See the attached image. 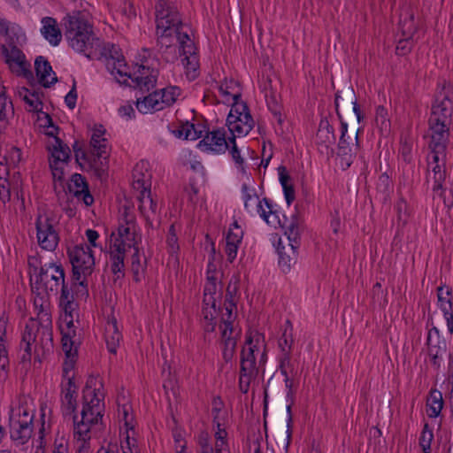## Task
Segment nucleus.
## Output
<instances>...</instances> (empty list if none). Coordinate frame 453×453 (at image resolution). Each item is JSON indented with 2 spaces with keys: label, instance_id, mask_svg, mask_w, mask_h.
I'll return each instance as SVG.
<instances>
[{
  "label": "nucleus",
  "instance_id": "bf43d9fd",
  "mask_svg": "<svg viewBox=\"0 0 453 453\" xmlns=\"http://www.w3.org/2000/svg\"><path fill=\"white\" fill-rule=\"evenodd\" d=\"M375 121L382 133H388L390 130V120L388 119V110L383 106H378L376 109Z\"/></svg>",
  "mask_w": 453,
  "mask_h": 453
},
{
  "label": "nucleus",
  "instance_id": "0e129e2a",
  "mask_svg": "<svg viewBox=\"0 0 453 453\" xmlns=\"http://www.w3.org/2000/svg\"><path fill=\"white\" fill-rule=\"evenodd\" d=\"M279 265L282 267L283 271L289 270L292 262L296 259V253L293 255L290 247L286 250L285 247H278Z\"/></svg>",
  "mask_w": 453,
  "mask_h": 453
},
{
  "label": "nucleus",
  "instance_id": "4c0bfd02",
  "mask_svg": "<svg viewBox=\"0 0 453 453\" xmlns=\"http://www.w3.org/2000/svg\"><path fill=\"white\" fill-rule=\"evenodd\" d=\"M104 337L109 351L116 353L117 348L122 339V334L119 330L117 320L114 318L108 319L105 325Z\"/></svg>",
  "mask_w": 453,
  "mask_h": 453
},
{
  "label": "nucleus",
  "instance_id": "20e7f679",
  "mask_svg": "<svg viewBox=\"0 0 453 453\" xmlns=\"http://www.w3.org/2000/svg\"><path fill=\"white\" fill-rule=\"evenodd\" d=\"M156 33L160 48H171L174 41L179 42L181 32L189 35L190 28L180 19L176 7L170 2L159 0L156 4Z\"/></svg>",
  "mask_w": 453,
  "mask_h": 453
},
{
  "label": "nucleus",
  "instance_id": "58836bf2",
  "mask_svg": "<svg viewBox=\"0 0 453 453\" xmlns=\"http://www.w3.org/2000/svg\"><path fill=\"white\" fill-rule=\"evenodd\" d=\"M137 110L143 114L163 110V103L159 99V94L155 91L142 99H137L136 101Z\"/></svg>",
  "mask_w": 453,
  "mask_h": 453
},
{
  "label": "nucleus",
  "instance_id": "338daca9",
  "mask_svg": "<svg viewBox=\"0 0 453 453\" xmlns=\"http://www.w3.org/2000/svg\"><path fill=\"white\" fill-rule=\"evenodd\" d=\"M166 245L168 252L171 255H174L179 250V243H178V237L176 234L174 225H171L167 237H166Z\"/></svg>",
  "mask_w": 453,
  "mask_h": 453
},
{
  "label": "nucleus",
  "instance_id": "ddd939ff",
  "mask_svg": "<svg viewBox=\"0 0 453 453\" xmlns=\"http://www.w3.org/2000/svg\"><path fill=\"white\" fill-rule=\"evenodd\" d=\"M35 229L39 247L46 251H54L60 240L58 222L47 214H39L35 220Z\"/></svg>",
  "mask_w": 453,
  "mask_h": 453
},
{
  "label": "nucleus",
  "instance_id": "f8f14e48",
  "mask_svg": "<svg viewBox=\"0 0 453 453\" xmlns=\"http://www.w3.org/2000/svg\"><path fill=\"white\" fill-rule=\"evenodd\" d=\"M416 13L417 9L411 5H405L402 8L399 21L402 37L396 46V53L399 55L408 53L413 45V38L418 25V21L415 18Z\"/></svg>",
  "mask_w": 453,
  "mask_h": 453
},
{
  "label": "nucleus",
  "instance_id": "603ef678",
  "mask_svg": "<svg viewBox=\"0 0 453 453\" xmlns=\"http://www.w3.org/2000/svg\"><path fill=\"white\" fill-rule=\"evenodd\" d=\"M159 99L163 103V108L173 105L180 96L181 90L179 87L170 86L161 90H157Z\"/></svg>",
  "mask_w": 453,
  "mask_h": 453
},
{
  "label": "nucleus",
  "instance_id": "4d7b16f0",
  "mask_svg": "<svg viewBox=\"0 0 453 453\" xmlns=\"http://www.w3.org/2000/svg\"><path fill=\"white\" fill-rule=\"evenodd\" d=\"M12 114V104L6 96L5 87L0 84V120L7 119Z\"/></svg>",
  "mask_w": 453,
  "mask_h": 453
},
{
  "label": "nucleus",
  "instance_id": "393cba45",
  "mask_svg": "<svg viewBox=\"0 0 453 453\" xmlns=\"http://www.w3.org/2000/svg\"><path fill=\"white\" fill-rule=\"evenodd\" d=\"M230 146V137L226 140V134L221 130L209 132L199 142V147L204 151L223 153Z\"/></svg>",
  "mask_w": 453,
  "mask_h": 453
},
{
  "label": "nucleus",
  "instance_id": "bb28decb",
  "mask_svg": "<svg viewBox=\"0 0 453 453\" xmlns=\"http://www.w3.org/2000/svg\"><path fill=\"white\" fill-rule=\"evenodd\" d=\"M132 179V186L136 194L150 190L151 173L149 170V163L138 162L133 169Z\"/></svg>",
  "mask_w": 453,
  "mask_h": 453
},
{
  "label": "nucleus",
  "instance_id": "49530a36",
  "mask_svg": "<svg viewBox=\"0 0 453 453\" xmlns=\"http://www.w3.org/2000/svg\"><path fill=\"white\" fill-rule=\"evenodd\" d=\"M131 256V272L133 279L136 282H140L145 276L146 260L142 259L139 249L132 250Z\"/></svg>",
  "mask_w": 453,
  "mask_h": 453
},
{
  "label": "nucleus",
  "instance_id": "8fccbe9b",
  "mask_svg": "<svg viewBox=\"0 0 453 453\" xmlns=\"http://www.w3.org/2000/svg\"><path fill=\"white\" fill-rule=\"evenodd\" d=\"M173 133L178 138L195 141L201 136L202 131L198 130L194 124L186 122L174 129Z\"/></svg>",
  "mask_w": 453,
  "mask_h": 453
},
{
  "label": "nucleus",
  "instance_id": "f03ea898",
  "mask_svg": "<svg viewBox=\"0 0 453 453\" xmlns=\"http://www.w3.org/2000/svg\"><path fill=\"white\" fill-rule=\"evenodd\" d=\"M104 395L103 379L90 376L83 389L81 418L77 415L73 417V435L80 443L78 453H87L88 441L101 429Z\"/></svg>",
  "mask_w": 453,
  "mask_h": 453
},
{
  "label": "nucleus",
  "instance_id": "0eeeda50",
  "mask_svg": "<svg viewBox=\"0 0 453 453\" xmlns=\"http://www.w3.org/2000/svg\"><path fill=\"white\" fill-rule=\"evenodd\" d=\"M67 254L73 266L76 295L87 296V278L92 274L95 268V257L91 248L87 244L74 245L68 248Z\"/></svg>",
  "mask_w": 453,
  "mask_h": 453
},
{
  "label": "nucleus",
  "instance_id": "13d9d810",
  "mask_svg": "<svg viewBox=\"0 0 453 453\" xmlns=\"http://www.w3.org/2000/svg\"><path fill=\"white\" fill-rule=\"evenodd\" d=\"M227 150H229V153L231 154V157H232L233 160L234 161L237 169L242 174H246V169L244 166V159L241 156V152L236 145L234 136L230 137V146L228 147Z\"/></svg>",
  "mask_w": 453,
  "mask_h": 453
},
{
  "label": "nucleus",
  "instance_id": "3c124183",
  "mask_svg": "<svg viewBox=\"0 0 453 453\" xmlns=\"http://www.w3.org/2000/svg\"><path fill=\"white\" fill-rule=\"evenodd\" d=\"M59 306L63 310V314L61 315V326L64 325L66 327H73V318L74 315H77L76 308L77 304L74 303V300L59 302Z\"/></svg>",
  "mask_w": 453,
  "mask_h": 453
},
{
  "label": "nucleus",
  "instance_id": "4be33fe9",
  "mask_svg": "<svg viewBox=\"0 0 453 453\" xmlns=\"http://www.w3.org/2000/svg\"><path fill=\"white\" fill-rule=\"evenodd\" d=\"M158 72L155 68H150L149 65L142 63L136 65L134 72H130V76H127V81L130 79L136 87L142 91H149L153 88L157 82Z\"/></svg>",
  "mask_w": 453,
  "mask_h": 453
},
{
  "label": "nucleus",
  "instance_id": "e2e57ef3",
  "mask_svg": "<svg viewBox=\"0 0 453 453\" xmlns=\"http://www.w3.org/2000/svg\"><path fill=\"white\" fill-rule=\"evenodd\" d=\"M257 369L251 368L250 371H245L243 366L241 365L239 387L242 393H247L252 379L257 375Z\"/></svg>",
  "mask_w": 453,
  "mask_h": 453
},
{
  "label": "nucleus",
  "instance_id": "dca6fc26",
  "mask_svg": "<svg viewBox=\"0 0 453 453\" xmlns=\"http://www.w3.org/2000/svg\"><path fill=\"white\" fill-rule=\"evenodd\" d=\"M449 143L428 142L430 156L428 161L429 175L433 173L434 191H439L446 179L447 148Z\"/></svg>",
  "mask_w": 453,
  "mask_h": 453
},
{
  "label": "nucleus",
  "instance_id": "39448f33",
  "mask_svg": "<svg viewBox=\"0 0 453 453\" xmlns=\"http://www.w3.org/2000/svg\"><path fill=\"white\" fill-rule=\"evenodd\" d=\"M220 277L221 273L217 270L216 265L212 262H209L202 304L203 326L204 331L207 333L214 332L217 324V303L220 301L222 296Z\"/></svg>",
  "mask_w": 453,
  "mask_h": 453
},
{
  "label": "nucleus",
  "instance_id": "69168bd1",
  "mask_svg": "<svg viewBox=\"0 0 453 453\" xmlns=\"http://www.w3.org/2000/svg\"><path fill=\"white\" fill-rule=\"evenodd\" d=\"M434 440L433 430L428 427V425H425L422 430L419 445L422 449L423 453H431V442Z\"/></svg>",
  "mask_w": 453,
  "mask_h": 453
},
{
  "label": "nucleus",
  "instance_id": "f704fd0d",
  "mask_svg": "<svg viewBox=\"0 0 453 453\" xmlns=\"http://www.w3.org/2000/svg\"><path fill=\"white\" fill-rule=\"evenodd\" d=\"M106 68L119 83L127 82V76H130V71L123 57L115 58L111 56L107 58Z\"/></svg>",
  "mask_w": 453,
  "mask_h": 453
},
{
  "label": "nucleus",
  "instance_id": "052dcab7",
  "mask_svg": "<svg viewBox=\"0 0 453 453\" xmlns=\"http://www.w3.org/2000/svg\"><path fill=\"white\" fill-rule=\"evenodd\" d=\"M257 369L251 368L250 371H245L243 366L241 365L239 387L242 393H247L252 379L257 375Z\"/></svg>",
  "mask_w": 453,
  "mask_h": 453
},
{
  "label": "nucleus",
  "instance_id": "c85d7f7f",
  "mask_svg": "<svg viewBox=\"0 0 453 453\" xmlns=\"http://www.w3.org/2000/svg\"><path fill=\"white\" fill-rule=\"evenodd\" d=\"M243 237V231L237 222H234L228 228L226 236L225 252L229 262H233L236 256Z\"/></svg>",
  "mask_w": 453,
  "mask_h": 453
},
{
  "label": "nucleus",
  "instance_id": "473e14b6",
  "mask_svg": "<svg viewBox=\"0 0 453 453\" xmlns=\"http://www.w3.org/2000/svg\"><path fill=\"white\" fill-rule=\"evenodd\" d=\"M0 35L12 43H19L25 41L26 35L19 25L7 20L0 14Z\"/></svg>",
  "mask_w": 453,
  "mask_h": 453
},
{
  "label": "nucleus",
  "instance_id": "412c9836",
  "mask_svg": "<svg viewBox=\"0 0 453 453\" xmlns=\"http://www.w3.org/2000/svg\"><path fill=\"white\" fill-rule=\"evenodd\" d=\"M226 429H219L214 434V448L211 445L207 432L201 431L196 436L197 453H230Z\"/></svg>",
  "mask_w": 453,
  "mask_h": 453
},
{
  "label": "nucleus",
  "instance_id": "a211bd4d",
  "mask_svg": "<svg viewBox=\"0 0 453 453\" xmlns=\"http://www.w3.org/2000/svg\"><path fill=\"white\" fill-rule=\"evenodd\" d=\"M15 43L3 44L1 46V53L4 58L12 73L18 76L31 77V65L27 60L25 54L16 46Z\"/></svg>",
  "mask_w": 453,
  "mask_h": 453
},
{
  "label": "nucleus",
  "instance_id": "1a4fd4ad",
  "mask_svg": "<svg viewBox=\"0 0 453 453\" xmlns=\"http://www.w3.org/2000/svg\"><path fill=\"white\" fill-rule=\"evenodd\" d=\"M6 164L0 162V201L5 204L10 201L12 195L17 199L23 200L22 180L20 175L17 172H13L12 178L10 177V167H15L21 160V151L16 147L11 150L4 156Z\"/></svg>",
  "mask_w": 453,
  "mask_h": 453
},
{
  "label": "nucleus",
  "instance_id": "6ab92c4d",
  "mask_svg": "<svg viewBox=\"0 0 453 453\" xmlns=\"http://www.w3.org/2000/svg\"><path fill=\"white\" fill-rule=\"evenodd\" d=\"M179 47L182 58V65L188 80H195L199 74V59L196 47L189 35L181 32L179 37Z\"/></svg>",
  "mask_w": 453,
  "mask_h": 453
},
{
  "label": "nucleus",
  "instance_id": "aec40b11",
  "mask_svg": "<svg viewBox=\"0 0 453 453\" xmlns=\"http://www.w3.org/2000/svg\"><path fill=\"white\" fill-rule=\"evenodd\" d=\"M453 115L431 112L428 119V142L449 143Z\"/></svg>",
  "mask_w": 453,
  "mask_h": 453
},
{
  "label": "nucleus",
  "instance_id": "72a5a7b5",
  "mask_svg": "<svg viewBox=\"0 0 453 453\" xmlns=\"http://www.w3.org/2000/svg\"><path fill=\"white\" fill-rule=\"evenodd\" d=\"M35 69L39 82L43 87H50L57 81L56 73L53 72L50 64L47 59L40 56L35 61Z\"/></svg>",
  "mask_w": 453,
  "mask_h": 453
},
{
  "label": "nucleus",
  "instance_id": "4468645a",
  "mask_svg": "<svg viewBox=\"0 0 453 453\" xmlns=\"http://www.w3.org/2000/svg\"><path fill=\"white\" fill-rule=\"evenodd\" d=\"M255 121L245 103L233 104L226 118V126L233 136L247 135L254 127Z\"/></svg>",
  "mask_w": 453,
  "mask_h": 453
},
{
  "label": "nucleus",
  "instance_id": "f3484780",
  "mask_svg": "<svg viewBox=\"0 0 453 453\" xmlns=\"http://www.w3.org/2000/svg\"><path fill=\"white\" fill-rule=\"evenodd\" d=\"M341 96L337 93L335 95V109L336 113L341 119V136L338 143V157L340 161V165L342 169L349 168L353 163V159L358 149V132L353 141L350 136H347L348 133V124L342 119V116L339 112V101Z\"/></svg>",
  "mask_w": 453,
  "mask_h": 453
},
{
  "label": "nucleus",
  "instance_id": "c756f323",
  "mask_svg": "<svg viewBox=\"0 0 453 453\" xmlns=\"http://www.w3.org/2000/svg\"><path fill=\"white\" fill-rule=\"evenodd\" d=\"M241 96L242 88L240 84L233 79H226L219 86V96L223 104L232 105L235 103H243L240 101Z\"/></svg>",
  "mask_w": 453,
  "mask_h": 453
},
{
  "label": "nucleus",
  "instance_id": "774afa93",
  "mask_svg": "<svg viewBox=\"0 0 453 453\" xmlns=\"http://www.w3.org/2000/svg\"><path fill=\"white\" fill-rule=\"evenodd\" d=\"M291 351H282V357L280 360V371L281 373L286 377V380H288V374H292L294 372V366L291 363Z\"/></svg>",
  "mask_w": 453,
  "mask_h": 453
},
{
  "label": "nucleus",
  "instance_id": "c03bdc74",
  "mask_svg": "<svg viewBox=\"0 0 453 453\" xmlns=\"http://www.w3.org/2000/svg\"><path fill=\"white\" fill-rule=\"evenodd\" d=\"M17 96L26 103L27 111L37 112L42 110V102L37 93L21 88L18 89Z\"/></svg>",
  "mask_w": 453,
  "mask_h": 453
},
{
  "label": "nucleus",
  "instance_id": "423d86ee",
  "mask_svg": "<svg viewBox=\"0 0 453 453\" xmlns=\"http://www.w3.org/2000/svg\"><path fill=\"white\" fill-rule=\"evenodd\" d=\"M35 406L32 400L23 397L12 408L9 416V433L16 446H23L32 437Z\"/></svg>",
  "mask_w": 453,
  "mask_h": 453
},
{
  "label": "nucleus",
  "instance_id": "b1692460",
  "mask_svg": "<svg viewBox=\"0 0 453 453\" xmlns=\"http://www.w3.org/2000/svg\"><path fill=\"white\" fill-rule=\"evenodd\" d=\"M219 329L223 344V358L226 362H228L233 358L235 352L240 329L230 324H220Z\"/></svg>",
  "mask_w": 453,
  "mask_h": 453
},
{
  "label": "nucleus",
  "instance_id": "5fc2aeb1",
  "mask_svg": "<svg viewBox=\"0 0 453 453\" xmlns=\"http://www.w3.org/2000/svg\"><path fill=\"white\" fill-rule=\"evenodd\" d=\"M286 234L288 240V246L292 254H295V250L299 246L300 237V226L297 221H292L286 230Z\"/></svg>",
  "mask_w": 453,
  "mask_h": 453
},
{
  "label": "nucleus",
  "instance_id": "5701e85b",
  "mask_svg": "<svg viewBox=\"0 0 453 453\" xmlns=\"http://www.w3.org/2000/svg\"><path fill=\"white\" fill-rule=\"evenodd\" d=\"M426 344L430 361L438 369L441 366L443 354L446 351V343L441 339L439 330L436 327H433L428 331Z\"/></svg>",
  "mask_w": 453,
  "mask_h": 453
},
{
  "label": "nucleus",
  "instance_id": "6e6552de",
  "mask_svg": "<svg viewBox=\"0 0 453 453\" xmlns=\"http://www.w3.org/2000/svg\"><path fill=\"white\" fill-rule=\"evenodd\" d=\"M104 133L105 129L102 126L94 128L90 138L89 153L77 148V143L74 145L77 162L98 173L105 170L109 155V143Z\"/></svg>",
  "mask_w": 453,
  "mask_h": 453
},
{
  "label": "nucleus",
  "instance_id": "680f3d73",
  "mask_svg": "<svg viewBox=\"0 0 453 453\" xmlns=\"http://www.w3.org/2000/svg\"><path fill=\"white\" fill-rule=\"evenodd\" d=\"M257 369L251 368L250 371H245L243 366L241 365L239 387L242 393H247L252 379L257 375Z\"/></svg>",
  "mask_w": 453,
  "mask_h": 453
},
{
  "label": "nucleus",
  "instance_id": "c9c22d12",
  "mask_svg": "<svg viewBox=\"0 0 453 453\" xmlns=\"http://www.w3.org/2000/svg\"><path fill=\"white\" fill-rule=\"evenodd\" d=\"M139 211L147 221L153 220L157 211V202L153 199L150 190L136 194Z\"/></svg>",
  "mask_w": 453,
  "mask_h": 453
},
{
  "label": "nucleus",
  "instance_id": "de8ad7c7",
  "mask_svg": "<svg viewBox=\"0 0 453 453\" xmlns=\"http://www.w3.org/2000/svg\"><path fill=\"white\" fill-rule=\"evenodd\" d=\"M61 326L62 331V349L66 357H76L77 348L75 346V341L73 339L75 337V332L72 327H66L65 329Z\"/></svg>",
  "mask_w": 453,
  "mask_h": 453
},
{
  "label": "nucleus",
  "instance_id": "ea45409f",
  "mask_svg": "<svg viewBox=\"0 0 453 453\" xmlns=\"http://www.w3.org/2000/svg\"><path fill=\"white\" fill-rule=\"evenodd\" d=\"M119 436L122 453H140L135 429L123 431V427H121Z\"/></svg>",
  "mask_w": 453,
  "mask_h": 453
},
{
  "label": "nucleus",
  "instance_id": "a18cd8bd",
  "mask_svg": "<svg viewBox=\"0 0 453 453\" xmlns=\"http://www.w3.org/2000/svg\"><path fill=\"white\" fill-rule=\"evenodd\" d=\"M279 180L282 186L284 196L288 205H290L296 198L295 189L291 181V178L287 172L285 166H280L278 168Z\"/></svg>",
  "mask_w": 453,
  "mask_h": 453
},
{
  "label": "nucleus",
  "instance_id": "9d476101",
  "mask_svg": "<svg viewBox=\"0 0 453 453\" xmlns=\"http://www.w3.org/2000/svg\"><path fill=\"white\" fill-rule=\"evenodd\" d=\"M69 45L78 52H85L92 46V27L81 12L67 14L64 19Z\"/></svg>",
  "mask_w": 453,
  "mask_h": 453
},
{
  "label": "nucleus",
  "instance_id": "cd10ccee",
  "mask_svg": "<svg viewBox=\"0 0 453 453\" xmlns=\"http://www.w3.org/2000/svg\"><path fill=\"white\" fill-rule=\"evenodd\" d=\"M68 190L78 200H81L86 206L91 205L94 202V198L88 190V183L81 174L74 173L72 175L68 182Z\"/></svg>",
  "mask_w": 453,
  "mask_h": 453
},
{
  "label": "nucleus",
  "instance_id": "9b49d317",
  "mask_svg": "<svg viewBox=\"0 0 453 453\" xmlns=\"http://www.w3.org/2000/svg\"><path fill=\"white\" fill-rule=\"evenodd\" d=\"M242 198L247 211H257L259 216L270 226L277 227L280 225L277 210L267 198L259 200L254 187L247 183L242 186Z\"/></svg>",
  "mask_w": 453,
  "mask_h": 453
},
{
  "label": "nucleus",
  "instance_id": "a878e982",
  "mask_svg": "<svg viewBox=\"0 0 453 453\" xmlns=\"http://www.w3.org/2000/svg\"><path fill=\"white\" fill-rule=\"evenodd\" d=\"M78 384L75 380L61 383V409L64 415L73 414L77 408Z\"/></svg>",
  "mask_w": 453,
  "mask_h": 453
},
{
  "label": "nucleus",
  "instance_id": "7ed1b4c3",
  "mask_svg": "<svg viewBox=\"0 0 453 453\" xmlns=\"http://www.w3.org/2000/svg\"><path fill=\"white\" fill-rule=\"evenodd\" d=\"M112 244L110 246L111 271L115 279H121L125 275V257L128 252L139 249L142 242L140 229L136 224L135 216L124 209L119 221V226Z\"/></svg>",
  "mask_w": 453,
  "mask_h": 453
},
{
  "label": "nucleus",
  "instance_id": "a19ab883",
  "mask_svg": "<svg viewBox=\"0 0 453 453\" xmlns=\"http://www.w3.org/2000/svg\"><path fill=\"white\" fill-rule=\"evenodd\" d=\"M118 417L120 422V427H123V431L135 429L136 421L132 411L131 404L125 401L120 403L119 402Z\"/></svg>",
  "mask_w": 453,
  "mask_h": 453
},
{
  "label": "nucleus",
  "instance_id": "6e6d98bb",
  "mask_svg": "<svg viewBox=\"0 0 453 453\" xmlns=\"http://www.w3.org/2000/svg\"><path fill=\"white\" fill-rule=\"evenodd\" d=\"M224 403L220 397H214L212 400V415L213 421L217 425V430L225 429L221 427L222 422L225 420L226 412L223 410Z\"/></svg>",
  "mask_w": 453,
  "mask_h": 453
},
{
  "label": "nucleus",
  "instance_id": "e433bc0d",
  "mask_svg": "<svg viewBox=\"0 0 453 453\" xmlns=\"http://www.w3.org/2000/svg\"><path fill=\"white\" fill-rule=\"evenodd\" d=\"M50 164L67 165L70 157V149L63 142L54 136L53 142L50 146Z\"/></svg>",
  "mask_w": 453,
  "mask_h": 453
},
{
  "label": "nucleus",
  "instance_id": "09e8293b",
  "mask_svg": "<svg viewBox=\"0 0 453 453\" xmlns=\"http://www.w3.org/2000/svg\"><path fill=\"white\" fill-rule=\"evenodd\" d=\"M431 112L453 115V102L444 93H439L432 104Z\"/></svg>",
  "mask_w": 453,
  "mask_h": 453
},
{
  "label": "nucleus",
  "instance_id": "2f4dec72",
  "mask_svg": "<svg viewBox=\"0 0 453 453\" xmlns=\"http://www.w3.org/2000/svg\"><path fill=\"white\" fill-rule=\"evenodd\" d=\"M438 303L443 312L447 326L450 334L453 333V311L451 303V288L439 287L437 289Z\"/></svg>",
  "mask_w": 453,
  "mask_h": 453
},
{
  "label": "nucleus",
  "instance_id": "2eb2a0df",
  "mask_svg": "<svg viewBox=\"0 0 453 453\" xmlns=\"http://www.w3.org/2000/svg\"><path fill=\"white\" fill-rule=\"evenodd\" d=\"M259 363L265 364L266 360L265 344L264 337L258 332H251L246 338L245 345L242 349L241 365L245 371L257 369V358Z\"/></svg>",
  "mask_w": 453,
  "mask_h": 453
},
{
  "label": "nucleus",
  "instance_id": "79ce46f5",
  "mask_svg": "<svg viewBox=\"0 0 453 453\" xmlns=\"http://www.w3.org/2000/svg\"><path fill=\"white\" fill-rule=\"evenodd\" d=\"M443 398L441 391L432 389L426 399V414L430 418H437L443 408Z\"/></svg>",
  "mask_w": 453,
  "mask_h": 453
},
{
  "label": "nucleus",
  "instance_id": "f257e3e1",
  "mask_svg": "<svg viewBox=\"0 0 453 453\" xmlns=\"http://www.w3.org/2000/svg\"><path fill=\"white\" fill-rule=\"evenodd\" d=\"M65 282V271L60 264L50 262L41 266L31 282L34 310L36 318H30L21 332L20 349L23 362L30 361L33 353L41 348L50 351L53 347L51 305L50 296H56Z\"/></svg>",
  "mask_w": 453,
  "mask_h": 453
},
{
  "label": "nucleus",
  "instance_id": "37998d69",
  "mask_svg": "<svg viewBox=\"0 0 453 453\" xmlns=\"http://www.w3.org/2000/svg\"><path fill=\"white\" fill-rule=\"evenodd\" d=\"M317 142L327 147L334 143L335 135L333 126L326 119H322L319 125V129L316 134Z\"/></svg>",
  "mask_w": 453,
  "mask_h": 453
},
{
  "label": "nucleus",
  "instance_id": "864d4df0",
  "mask_svg": "<svg viewBox=\"0 0 453 453\" xmlns=\"http://www.w3.org/2000/svg\"><path fill=\"white\" fill-rule=\"evenodd\" d=\"M293 342V325L290 320L288 319L283 325L282 334L279 340V346L281 351H291Z\"/></svg>",
  "mask_w": 453,
  "mask_h": 453
},
{
  "label": "nucleus",
  "instance_id": "7c9ffc66",
  "mask_svg": "<svg viewBox=\"0 0 453 453\" xmlns=\"http://www.w3.org/2000/svg\"><path fill=\"white\" fill-rule=\"evenodd\" d=\"M40 28L42 37L51 45L58 46L62 40V33L58 21L52 17H43L41 19Z\"/></svg>",
  "mask_w": 453,
  "mask_h": 453
}]
</instances>
